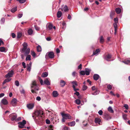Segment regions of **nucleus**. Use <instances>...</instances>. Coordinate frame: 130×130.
I'll return each instance as SVG.
<instances>
[{
  "label": "nucleus",
  "instance_id": "obj_1",
  "mask_svg": "<svg viewBox=\"0 0 130 130\" xmlns=\"http://www.w3.org/2000/svg\"><path fill=\"white\" fill-rule=\"evenodd\" d=\"M31 88V91L33 93H36L35 91H38L39 90L38 85L37 84L35 80L32 82Z\"/></svg>",
  "mask_w": 130,
  "mask_h": 130
},
{
  "label": "nucleus",
  "instance_id": "obj_2",
  "mask_svg": "<svg viewBox=\"0 0 130 130\" xmlns=\"http://www.w3.org/2000/svg\"><path fill=\"white\" fill-rule=\"evenodd\" d=\"M38 79L41 85H43L44 84L47 85H50V83L48 78H47L45 79V80L44 81V83H43V80L41 79V77H39Z\"/></svg>",
  "mask_w": 130,
  "mask_h": 130
},
{
  "label": "nucleus",
  "instance_id": "obj_3",
  "mask_svg": "<svg viewBox=\"0 0 130 130\" xmlns=\"http://www.w3.org/2000/svg\"><path fill=\"white\" fill-rule=\"evenodd\" d=\"M54 57V54L53 52H48L46 53L45 56V58L46 59L48 57L50 58H53Z\"/></svg>",
  "mask_w": 130,
  "mask_h": 130
},
{
  "label": "nucleus",
  "instance_id": "obj_4",
  "mask_svg": "<svg viewBox=\"0 0 130 130\" xmlns=\"http://www.w3.org/2000/svg\"><path fill=\"white\" fill-rule=\"evenodd\" d=\"M35 114L40 119L42 118V115H43V111L41 110H37L35 112Z\"/></svg>",
  "mask_w": 130,
  "mask_h": 130
},
{
  "label": "nucleus",
  "instance_id": "obj_5",
  "mask_svg": "<svg viewBox=\"0 0 130 130\" xmlns=\"http://www.w3.org/2000/svg\"><path fill=\"white\" fill-rule=\"evenodd\" d=\"M19 124V127L22 128L24 127V125L26 124V121L25 120H23L22 122H19L18 123Z\"/></svg>",
  "mask_w": 130,
  "mask_h": 130
},
{
  "label": "nucleus",
  "instance_id": "obj_6",
  "mask_svg": "<svg viewBox=\"0 0 130 130\" xmlns=\"http://www.w3.org/2000/svg\"><path fill=\"white\" fill-rule=\"evenodd\" d=\"M13 74V71L12 70H11L9 71L8 74L5 75V77L7 78H9L11 77L12 76Z\"/></svg>",
  "mask_w": 130,
  "mask_h": 130
},
{
  "label": "nucleus",
  "instance_id": "obj_7",
  "mask_svg": "<svg viewBox=\"0 0 130 130\" xmlns=\"http://www.w3.org/2000/svg\"><path fill=\"white\" fill-rule=\"evenodd\" d=\"M9 117L12 121L14 120L16 121V118L17 117V115L15 113H13L10 115L9 116Z\"/></svg>",
  "mask_w": 130,
  "mask_h": 130
},
{
  "label": "nucleus",
  "instance_id": "obj_8",
  "mask_svg": "<svg viewBox=\"0 0 130 130\" xmlns=\"http://www.w3.org/2000/svg\"><path fill=\"white\" fill-rule=\"evenodd\" d=\"M61 115L62 117L65 118L66 119H70L71 118V116L69 114L62 113Z\"/></svg>",
  "mask_w": 130,
  "mask_h": 130
},
{
  "label": "nucleus",
  "instance_id": "obj_9",
  "mask_svg": "<svg viewBox=\"0 0 130 130\" xmlns=\"http://www.w3.org/2000/svg\"><path fill=\"white\" fill-rule=\"evenodd\" d=\"M111 58V55L108 54L104 56V58L105 59L108 61H111L110 59Z\"/></svg>",
  "mask_w": 130,
  "mask_h": 130
},
{
  "label": "nucleus",
  "instance_id": "obj_10",
  "mask_svg": "<svg viewBox=\"0 0 130 130\" xmlns=\"http://www.w3.org/2000/svg\"><path fill=\"white\" fill-rule=\"evenodd\" d=\"M17 102V100L15 98H14L12 99L11 104L13 106H14L16 105Z\"/></svg>",
  "mask_w": 130,
  "mask_h": 130
},
{
  "label": "nucleus",
  "instance_id": "obj_11",
  "mask_svg": "<svg viewBox=\"0 0 130 130\" xmlns=\"http://www.w3.org/2000/svg\"><path fill=\"white\" fill-rule=\"evenodd\" d=\"M23 47L22 49L23 52L25 51V50L27 48V44L26 42H24L23 44Z\"/></svg>",
  "mask_w": 130,
  "mask_h": 130
},
{
  "label": "nucleus",
  "instance_id": "obj_12",
  "mask_svg": "<svg viewBox=\"0 0 130 130\" xmlns=\"http://www.w3.org/2000/svg\"><path fill=\"white\" fill-rule=\"evenodd\" d=\"M122 62L125 64H129L130 63V58L126 59L124 61H122Z\"/></svg>",
  "mask_w": 130,
  "mask_h": 130
},
{
  "label": "nucleus",
  "instance_id": "obj_13",
  "mask_svg": "<svg viewBox=\"0 0 130 130\" xmlns=\"http://www.w3.org/2000/svg\"><path fill=\"white\" fill-rule=\"evenodd\" d=\"M53 27V25L52 24H49L46 25V28L47 30H51L52 29Z\"/></svg>",
  "mask_w": 130,
  "mask_h": 130
},
{
  "label": "nucleus",
  "instance_id": "obj_14",
  "mask_svg": "<svg viewBox=\"0 0 130 130\" xmlns=\"http://www.w3.org/2000/svg\"><path fill=\"white\" fill-rule=\"evenodd\" d=\"M95 122L96 124H100L101 122V119L98 118H95Z\"/></svg>",
  "mask_w": 130,
  "mask_h": 130
},
{
  "label": "nucleus",
  "instance_id": "obj_15",
  "mask_svg": "<svg viewBox=\"0 0 130 130\" xmlns=\"http://www.w3.org/2000/svg\"><path fill=\"white\" fill-rule=\"evenodd\" d=\"M1 103L4 105H6L8 104V102L6 99L4 98L2 100Z\"/></svg>",
  "mask_w": 130,
  "mask_h": 130
},
{
  "label": "nucleus",
  "instance_id": "obj_16",
  "mask_svg": "<svg viewBox=\"0 0 130 130\" xmlns=\"http://www.w3.org/2000/svg\"><path fill=\"white\" fill-rule=\"evenodd\" d=\"M34 106V104H29L27 105V107L29 109H31Z\"/></svg>",
  "mask_w": 130,
  "mask_h": 130
},
{
  "label": "nucleus",
  "instance_id": "obj_17",
  "mask_svg": "<svg viewBox=\"0 0 130 130\" xmlns=\"http://www.w3.org/2000/svg\"><path fill=\"white\" fill-rule=\"evenodd\" d=\"M71 83L73 85L72 87L73 88H75L76 86H78L77 82L75 81L72 82Z\"/></svg>",
  "mask_w": 130,
  "mask_h": 130
},
{
  "label": "nucleus",
  "instance_id": "obj_18",
  "mask_svg": "<svg viewBox=\"0 0 130 130\" xmlns=\"http://www.w3.org/2000/svg\"><path fill=\"white\" fill-rule=\"evenodd\" d=\"M99 75L96 74H94L93 76V78L94 80H97L99 78Z\"/></svg>",
  "mask_w": 130,
  "mask_h": 130
},
{
  "label": "nucleus",
  "instance_id": "obj_19",
  "mask_svg": "<svg viewBox=\"0 0 130 130\" xmlns=\"http://www.w3.org/2000/svg\"><path fill=\"white\" fill-rule=\"evenodd\" d=\"M69 9L68 7L66 5H65L62 8V11H64L65 12H67L68 11Z\"/></svg>",
  "mask_w": 130,
  "mask_h": 130
},
{
  "label": "nucleus",
  "instance_id": "obj_20",
  "mask_svg": "<svg viewBox=\"0 0 130 130\" xmlns=\"http://www.w3.org/2000/svg\"><path fill=\"white\" fill-rule=\"evenodd\" d=\"M100 52V50L99 49H97L95 51L93 52V54L92 55V56L94 55H97V54L99 52Z\"/></svg>",
  "mask_w": 130,
  "mask_h": 130
},
{
  "label": "nucleus",
  "instance_id": "obj_21",
  "mask_svg": "<svg viewBox=\"0 0 130 130\" xmlns=\"http://www.w3.org/2000/svg\"><path fill=\"white\" fill-rule=\"evenodd\" d=\"M30 49L29 48H27L25 51L24 52H24V54L25 55H26L28 54L30 52Z\"/></svg>",
  "mask_w": 130,
  "mask_h": 130
},
{
  "label": "nucleus",
  "instance_id": "obj_22",
  "mask_svg": "<svg viewBox=\"0 0 130 130\" xmlns=\"http://www.w3.org/2000/svg\"><path fill=\"white\" fill-rule=\"evenodd\" d=\"M58 95V94L56 91H54L53 92V96L54 97H57Z\"/></svg>",
  "mask_w": 130,
  "mask_h": 130
},
{
  "label": "nucleus",
  "instance_id": "obj_23",
  "mask_svg": "<svg viewBox=\"0 0 130 130\" xmlns=\"http://www.w3.org/2000/svg\"><path fill=\"white\" fill-rule=\"evenodd\" d=\"M91 70L89 69H86L85 72L86 74L87 75H89Z\"/></svg>",
  "mask_w": 130,
  "mask_h": 130
},
{
  "label": "nucleus",
  "instance_id": "obj_24",
  "mask_svg": "<svg viewBox=\"0 0 130 130\" xmlns=\"http://www.w3.org/2000/svg\"><path fill=\"white\" fill-rule=\"evenodd\" d=\"M75 124V122L74 121H73L72 122L69 123L68 124V125L69 126H74Z\"/></svg>",
  "mask_w": 130,
  "mask_h": 130
},
{
  "label": "nucleus",
  "instance_id": "obj_25",
  "mask_svg": "<svg viewBox=\"0 0 130 130\" xmlns=\"http://www.w3.org/2000/svg\"><path fill=\"white\" fill-rule=\"evenodd\" d=\"M49 115H50L49 118L52 119V120L54 119V118L53 117L52 113L51 111H48Z\"/></svg>",
  "mask_w": 130,
  "mask_h": 130
},
{
  "label": "nucleus",
  "instance_id": "obj_26",
  "mask_svg": "<svg viewBox=\"0 0 130 130\" xmlns=\"http://www.w3.org/2000/svg\"><path fill=\"white\" fill-rule=\"evenodd\" d=\"M62 14V12L60 11H58L57 13V16L58 18H60Z\"/></svg>",
  "mask_w": 130,
  "mask_h": 130
},
{
  "label": "nucleus",
  "instance_id": "obj_27",
  "mask_svg": "<svg viewBox=\"0 0 130 130\" xmlns=\"http://www.w3.org/2000/svg\"><path fill=\"white\" fill-rule=\"evenodd\" d=\"M37 51L38 52H40L42 51V49L41 46L39 45H38L37 47Z\"/></svg>",
  "mask_w": 130,
  "mask_h": 130
},
{
  "label": "nucleus",
  "instance_id": "obj_28",
  "mask_svg": "<svg viewBox=\"0 0 130 130\" xmlns=\"http://www.w3.org/2000/svg\"><path fill=\"white\" fill-rule=\"evenodd\" d=\"M100 42L101 43H103L104 41V39L102 36H101L100 37Z\"/></svg>",
  "mask_w": 130,
  "mask_h": 130
},
{
  "label": "nucleus",
  "instance_id": "obj_29",
  "mask_svg": "<svg viewBox=\"0 0 130 130\" xmlns=\"http://www.w3.org/2000/svg\"><path fill=\"white\" fill-rule=\"evenodd\" d=\"M17 7L16 6L14 8H12L11 10V11L12 13H14L17 10Z\"/></svg>",
  "mask_w": 130,
  "mask_h": 130
},
{
  "label": "nucleus",
  "instance_id": "obj_30",
  "mask_svg": "<svg viewBox=\"0 0 130 130\" xmlns=\"http://www.w3.org/2000/svg\"><path fill=\"white\" fill-rule=\"evenodd\" d=\"M108 110L111 113H113L114 112L113 110L112 107L111 106H109L108 108Z\"/></svg>",
  "mask_w": 130,
  "mask_h": 130
},
{
  "label": "nucleus",
  "instance_id": "obj_31",
  "mask_svg": "<svg viewBox=\"0 0 130 130\" xmlns=\"http://www.w3.org/2000/svg\"><path fill=\"white\" fill-rule=\"evenodd\" d=\"M48 75V73L45 72L43 73L42 75V77H45L47 76Z\"/></svg>",
  "mask_w": 130,
  "mask_h": 130
},
{
  "label": "nucleus",
  "instance_id": "obj_32",
  "mask_svg": "<svg viewBox=\"0 0 130 130\" xmlns=\"http://www.w3.org/2000/svg\"><path fill=\"white\" fill-rule=\"evenodd\" d=\"M11 80V78H7V79H5L3 83V84H5L6 83L10 81Z\"/></svg>",
  "mask_w": 130,
  "mask_h": 130
},
{
  "label": "nucleus",
  "instance_id": "obj_33",
  "mask_svg": "<svg viewBox=\"0 0 130 130\" xmlns=\"http://www.w3.org/2000/svg\"><path fill=\"white\" fill-rule=\"evenodd\" d=\"M116 12L118 14L120 13L121 12V9L119 8H117L115 9Z\"/></svg>",
  "mask_w": 130,
  "mask_h": 130
},
{
  "label": "nucleus",
  "instance_id": "obj_34",
  "mask_svg": "<svg viewBox=\"0 0 130 130\" xmlns=\"http://www.w3.org/2000/svg\"><path fill=\"white\" fill-rule=\"evenodd\" d=\"M33 32V31L31 29H29L28 31V34L29 35H31Z\"/></svg>",
  "mask_w": 130,
  "mask_h": 130
},
{
  "label": "nucleus",
  "instance_id": "obj_35",
  "mask_svg": "<svg viewBox=\"0 0 130 130\" xmlns=\"http://www.w3.org/2000/svg\"><path fill=\"white\" fill-rule=\"evenodd\" d=\"M65 82L63 80H61L60 81V85L62 87L64 86L65 84Z\"/></svg>",
  "mask_w": 130,
  "mask_h": 130
},
{
  "label": "nucleus",
  "instance_id": "obj_36",
  "mask_svg": "<svg viewBox=\"0 0 130 130\" xmlns=\"http://www.w3.org/2000/svg\"><path fill=\"white\" fill-rule=\"evenodd\" d=\"M6 49L4 47H0V51L1 52H6Z\"/></svg>",
  "mask_w": 130,
  "mask_h": 130
},
{
  "label": "nucleus",
  "instance_id": "obj_37",
  "mask_svg": "<svg viewBox=\"0 0 130 130\" xmlns=\"http://www.w3.org/2000/svg\"><path fill=\"white\" fill-rule=\"evenodd\" d=\"M26 60H31V56L30 55H27L26 58Z\"/></svg>",
  "mask_w": 130,
  "mask_h": 130
},
{
  "label": "nucleus",
  "instance_id": "obj_38",
  "mask_svg": "<svg viewBox=\"0 0 130 130\" xmlns=\"http://www.w3.org/2000/svg\"><path fill=\"white\" fill-rule=\"evenodd\" d=\"M99 93V90H96L95 92L92 93V94L93 95H96L98 94Z\"/></svg>",
  "mask_w": 130,
  "mask_h": 130
},
{
  "label": "nucleus",
  "instance_id": "obj_39",
  "mask_svg": "<svg viewBox=\"0 0 130 130\" xmlns=\"http://www.w3.org/2000/svg\"><path fill=\"white\" fill-rule=\"evenodd\" d=\"M5 19L4 18H2L1 20V24H3L5 23Z\"/></svg>",
  "mask_w": 130,
  "mask_h": 130
},
{
  "label": "nucleus",
  "instance_id": "obj_40",
  "mask_svg": "<svg viewBox=\"0 0 130 130\" xmlns=\"http://www.w3.org/2000/svg\"><path fill=\"white\" fill-rule=\"evenodd\" d=\"M114 27L115 28V31H116L117 28V23H114L113 24Z\"/></svg>",
  "mask_w": 130,
  "mask_h": 130
},
{
  "label": "nucleus",
  "instance_id": "obj_41",
  "mask_svg": "<svg viewBox=\"0 0 130 130\" xmlns=\"http://www.w3.org/2000/svg\"><path fill=\"white\" fill-rule=\"evenodd\" d=\"M75 102L77 104L79 105L80 104L81 102L79 100L76 99L75 101Z\"/></svg>",
  "mask_w": 130,
  "mask_h": 130
},
{
  "label": "nucleus",
  "instance_id": "obj_42",
  "mask_svg": "<svg viewBox=\"0 0 130 130\" xmlns=\"http://www.w3.org/2000/svg\"><path fill=\"white\" fill-rule=\"evenodd\" d=\"M87 86L85 85H84L83 86L82 90L83 91H84L87 89Z\"/></svg>",
  "mask_w": 130,
  "mask_h": 130
},
{
  "label": "nucleus",
  "instance_id": "obj_43",
  "mask_svg": "<svg viewBox=\"0 0 130 130\" xmlns=\"http://www.w3.org/2000/svg\"><path fill=\"white\" fill-rule=\"evenodd\" d=\"M127 115L125 114H124L123 115V118L125 120H126L127 119Z\"/></svg>",
  "mask_w": 130,
  "mask_h": 130
},
{
  "label": "nucleus",
  "instance_id": "obj_44",
  "mask_svg": "<svg viewBox=\"0 0 130 130\" xmlns=\"http://www.w3.org/2000/svg\"><path fill=\"white\" fill-rule=\"evenodd\" d=\"M22 34L20 32L18 33L17 37L18 38H20L22 36Z\"/></svg>",
  "mask_w": 130,
  "mask_h": 130
},
{
  "label": "nucleus",
  "instance_id": "obj_45",
  "mask_svg": "<svg viewBox=\"0 0 130 130\" xmlns=\"http://www.w3.org/2000/svg\"><path fill=\"white\" fill-rule=\"evenodd\" d=\"M31 54L32 56H33L34 57H35L36 55V54L35 52L34 51H31Z\"/></svg>",
  "mask_w": 130,
  "mask_h": 130
},
{
  "label": "nucleus",
  "instance_id": "obj_46",
  "mask_svg": "<svg viewBox=\"0 0 130 130\" xmlns=\"http://www.w3.org/2000/svg\"><path fill=\"white\" fill-rule=\"evenodd\" d=\"M80 74L82 75H84L86 74L85 71H81L80 72Z\"/></svg>",
  "mask_w": 130,
  "mask_h": 130
},
{
  "label": "nucleus",
  "instance_id": "obj_47",
  "mask_svg": "<svg viewBox=\"0 0 130 130\" xmlns=\"http://www.w3.org/2000/svg\"><path fill=\"white\" fill-rule=\"evenodd\" d=\"M19 1V2L21 3H23L26 2V0H17Z\"/></svg>",
  "mask_w": 130,
  "mask_h": 130
},
{
  "label": "nucleus",
  "instance_id": "obj_48",
  "mask_svg": "<svg viewBox=\"0 0 130 130\" xmlns=\"http://www.w3.org/2000/svg\"><path fill=\"white\" fill-rule=\"evenodd\" d=\"M15 85L17 86H19V83L18 81L16 80L15 82Z\"/></svg>",
  "mask_w": 130,
  "mask_h": 130
},
{
  "label": "nucleus",
  "instance_id": "obj_49",
  "mask_svg": "<svg viewBox=\"0 0 130 130\" xmlns=\"http://www.w3.org/2000/svg\"><path fill=\"white\" fill-rule=\"evenodd\" d=\"M112 86L110 85H107V88L109 90H111L112 89Z\"/></svg>",
  "mask_w": 130,
  "mask_h": 130
},
{
  "label": "nucleus",
  "instance_id": "obj_50",
  "mask_svg": "<svg viewBox=\"0 0 130 130\" xmlns=\"http://www.w3.org/2000/svg\"><path fill=\"white\" fill-rule=\"evenodd\" d=\"M31 66H27V70L28 71H30L31 69Z\"/></svg>",
  "mask_w": 130,
  "mask_h": 130
},
{
  "label": "nucleus",
  "instance_id": "obj_51",
  "mask_svg": "<svg viewBox=\"0 0 130 130\" xmlns=\"http://www.w3.org/2000/svg\"><path fill=\"white\" fill-rule=\"evenodd\" d=\"M62 130H70L67 127H64L63 128Z\"/></svg>",
  "mask_w": 130,
  "mask_h": 130
},
{
  "label": "nucleus",
  "instance_id": "obj_52",
  "mask_svg": "<svg viewBox=\"0 0 130 130\" xmlns=\"http://www.w3.org/2000/svg\"><path fill=\"white\" fill-rule=\"evenodd\" d=\"M99 114L100 115H102L103 111L101 110H100L98 112Z\"/></svg>",
  "mask_w": 130,
  "mask_h": 130
},
{
  "label": "nucleus",
  "instance_id": "obj_53",
  "mask_svg": "<svg viewBox=\"0 0 130 130\" xmlns=\"http://www.w3.org/2000/svg\"><path fill=\"white\" fill-rule=\"evenodd\" d=\"M22 15L23 14L22 13L19 14L18 15V17L19 18H20L22 17Z\"/></svg>",
  "mask_w": 130,
  "mask_h": 130
},
{
  "label": "nucleus",
  "instance_id": "obj_54",
  "mask_svg": "<svg viewBox=\"0 0 130 130\" xmlns=\"http://www.w3.org/2000/svg\"><path fill=\"white\" fill-rule=\"evenodd\" d=\"M124 107L126 109H128V105L127 104H125L124 105Z\"/></svg>",
  "mask_w": 130,
  "mask_h": 130
},
{
  "label": "nucleus",
  "instance_id": "obj_55",
  "mask_svg": "<svg viewBox=\"0 0 130 130\" xmlns=\"http://www.w3.org/2000/svg\"><path fill=\"white\" fill-rule=\"evenodd\" d=\"M52 126L51 125L50 126V128H46V129H47L46 130H52Z\"/></svg>",
  "mask_w": 130,
  "mask_h": 130
},
{
  "label": "nucleus",
  "instance_id": "obj_56",
  "mask_svg": "<svg viewBox=\"0 0 130 130\" xmlns=\"http://www.w3.org/2000/svg\"><path fill=\"white\" fill-rule=\"evenodd\" d=\"M114 21L115 22V23H117L118 22V19L117 18H115L114 19Z\"/></svg>",
  "mask_w": 130,
  "mask_h": 130
},
{
  "label": "nucleus",
  "instance_id": "obj_57",
  "mask_svg": "<svg viewBox=\"0 0 130 130\" xmlns=\"http://www.w3.org/2000/svg\"><path fill=\"white\" fill-rule=\"evenodd\" d=\"M21 93L22 94H24L25 93V91L23 89H22V90H20Z\"/></svg>",
  "mask_w": 130,
  "mask_h": 130
},
{
  "label": "nucleus",
  "instance_id": "obj_58",
  "mask_svg": "<svg viewBox=\"0 0 130 130\" xmlns=\"http://www.w3.org/2000/svg\"><path fill=\"white\" fill-rule=\"evenodd\" d=\"M22 64L24 68H26V64L25 63L23 62L22 63Z\"/></svg>",
  "mask_w": 130,
  "mask_h": 130
},
{
  "label": "nucleus",
  "instance_id": "obj_59",
  "mask_svg": "<svg viewBox=\"0 0 130 130\" xmlns=\"http://www.w3.org/2000/svg\"><path fill=\"white\" fill-rule=\"evenodd\" d=\"M12 37L13 38H15V37L16 35L15 34H14V33H12Z\"/></svg>",
  "mask_w": 130,
  "mask_h": 130
},
{
  "label": "nucleus",
  "instance_id": "obj_60",
  "mask_svg": "<svg viewBox=\"0 0 130 130\" xmlns=\"http://www.w3.org/2000/svg\"><path fill=\"white\" fill-rule=\"evenodd\" d=\"M74 94L76 95L77 96H78L79 95V93L78 92H76L74 93Z\"/></svg>",
  "mask_w": 130,
  "mask_h": 130
},
{
  "label": "nucleus",
  "instance_id": "obj_61",
  "mask_svg": "<svg viewBox=\"0 0 130 130\" xmlns=\"http://www.w3.org/2000/svg\"><path fill=\"white\" fill-rule=\"evenodd\" d=\"M114 15V13H112V12H111V14H110V18L112 19V16L113 15Z\"/></svg>",
  "mask_w": 130,
  "mask_h": 130
},
{
  "label": "nucleus",
  "instance_id": "obj_62",
  "mask_svg": "<svg viewBox=\"0 0 130 130\" xmlns=\"http://www.w3.org/2000/svg\"><path fill=\"white\" fill-rule=\"evenodd\" d=\"M36 99L38 101H40L41 100V98L40 96H37L36 98Z\"/></svg>",
  "mask_w": 130,
  "mask_h": 130
},
{
  "label": "nucleus",
  "instance_id": "obj_63",
  "mask_svg": "<svg viewBox=\"0 0 130 130\" xmlns=\"http://www.w3.org/2000/svg\"><path fill=\"white\" fill-rule=\"evenodd\" d=\"M35 28L37 30H39L40 29V28L39 27H38L37 26H35Z\"/></svg>",
  "mask_w": 130,
  "mask_h": 130
},
{
  "label": "nucleus",
  "instance_id": "obj_64",
  "mask_svg": "<svg viewBox=\"0 0 130 130\" xmlns=\"http://www.w3.org/2000/svg\"><path fill=\"white\" fill-rule=\"evenodd\" d=\"M46 122L47 124H49L50 123V121L48 120L47 119L46 120Z\"/></svg>",
  "mask_w": 130,
  "mask_h": 130
}]
</instances>
